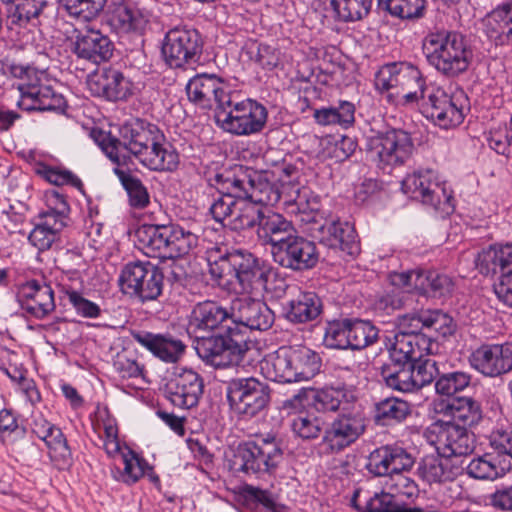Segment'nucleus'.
Returning <instances> with one entry per match:
<instances>
[{
    "label": "nucleus",
    "mask_w": 512,
    "mask_h": 512,
    "mask_svg": "<svg viewBox=\"0 0 512 512\" xmlns=\"http://www.w3.org/2000/svg\"><path fill=\"white\" fill-rule=\"evenodd\" d=\"M92 136L106 156L124 165L134 156L153 171H174L180 163L176 149L166 141L163 132L152 123L136 120L122 130L121 139L104 131L93 130Z\"/></svg>",
    "instance_id": "f257e3e1"
},
{
    "label": "nucleus",
    "mask_w": 512,
    "mask_h": 512,
    "mask_svg": "<svg viewBox=\"0 0 512 512\" xmlns=\"http://www.w3.org/2000/svg\"><path fill=\"white\" fill-rule=\"evenodd\" d=\"M0 75L22 80L18 89V106L27 111H55L63 113L67 106L62 94L53 90L45 70L17 63L10 58L0 59Z\"/></svg>",
    "instance_id": "f03ea898"
},
{
    "label": "nucleus",
    "mask_w": 512,
    "mask_h": 512,
    "mask_svg": "<svg viewBox=\"0 0 512 512\" xmlns=\"http://www.w3.org/2000/svg\"><path fill=\"white\" fill-rule=\"evenodd\" d=\"M139 249L148 257L176 259L192 253L198 236L176 223L143 224L136 230Z\"/></svg>",
    "instance_id": "7ed1b4c3"
},
{
    "label": "nucleus",
    "mask_w": 512,
    "mask_h": 512,
    "mask_svg": "<svg viewBox=\"0 0 512 512\" xmlns=\"http://www.w3.org/2000/svg\"><path fill=\"white\" fill-rule=\"evenodd\" d=\"M427 62L441 75L454 78L466 72L472 51L458 32L440 29L429 32L422 41Z\"/></svg>",
    "instance_id": "20e7f679"
},
{
    "label": "nucleus",
    "mask_w": 512,
    "mask_h": 512,
    "mask_svg": "<svg viewBox=\"0 0 512 512\" xmlns=\"http://www.w3.org/2000/svg\"><path fill=\"white\" fill-rule=\"evenodd\" d=\"M226 458L233 474L259 475L276 469L282 459V451L275 435L267 433L239 444Z\"/></svg>",
    "instance_id": "39448f33"
},
{
    "label": "nucleus",
    "mask_w": 512,
    "mask_h": 512,
    "mask_svg": "<svg viewBox=\"0 0 512 512\" xmlns=\"http://www.w3.org/2000/svg\"><path fill=\"white\" fill-rule=\"evenodd\" d=\"M214 118L224 132L238 137L251 136L265 128L268 111L256 100H238V94L232 91L227 100L222 101L221 109H215Z\"/></svg>",
    "instance_id": "423d86ee"
},
{
    "label": "nucleus",
    "mask_w": 512,
    "mask_h": 512,
    "mask_svg": "<svg viewBox=\"0 0 512 512\" xmlns=\"http://www.w3.org/2000/svg\"><path fill=\"white\" fill-rule=\"evenodd\" d=\"M390 492L371 493L357 489L351 505L359 512H423L420 507L411 506L419 490L416 483L401 473L391 478Z\"/></svg>",
    "instance_id": "0eeeda50"
},
{
    "label": "nucleus",
    "mask_w": 512,
    "mask_h": 512,
    "mask_svg": "<svg viewBox=\"0 0 512 512\" xmlns=\"http://www.w3.org/2000/svg\"><path fill=\"white\" fill-rule=\"evenodd\" d=\"M195 350L198 356L215 368L237 365L249 349L248 337L237 327H229V332H218L215 336L195 337Z\"/></svg>",
    "instance_id": "6e6552de"
},
{
    "label": "nucleus",
    "mask_w": 512,
    "mask_h": 512,
    "mask_svg": "<svg viewBox=\"0 0 512 512\" xmlns=\"http://www.w3.org/2000/svg\"><path fill=\"white\" fill-rule=\"evenodd\" d=\"M402 191L442 216L454 211L452 190L432 169H419L407 175L401 185Z\"/></svg>",
    "instance_id": "1a4fd4ad"
},
{
    "label": "nucleus",
    "mask_w": 512,
    "mask_h": 512,
    "mask_svg": "<svg viewBox=\"0 0 512 512\" xmlns=\"http://www.w3.org/2000/svg\"><path fill=\"white\" fill-rule=\"evenodd\" d=\"M411 135L402 129H390L367 140L368 157L383 170L404 165L413 155Z\"/></svg>",
    "instance_id": "9d476101"
},
{
    "label": "nucleus",
    "mask_w": 512,
    "mask_h": 512,
    "mask_svg": "<svg viewBox=\"0 0 512 512\" xmlns=\"http://www.w3.org/2000/svg\"><path fill=\"white\" fill-rule=\"evenodd\" d=\"M224 182L230 184L238 196H245L263 208L276 204L280 199L275 182L266 170L238 166L232 174L225 176Z\"/></svg>",
    "instance_id": "9b49d317"
},
{
    "label": "nucleus",
    "mask_w": 512,
    "mask_h": 512,
    "mask_svg": "<svg viewBox=\"0 0 512 512\" xmlns=\"http://www.w3.org/2000/svg\"><path fill=\"white\" fill-rule=\"evenodd\" d=\"M227 399L238 415L251 418L269 403V387L254 377L231 379L227 385Z\"/></svg>",
    "instance_id": "f8f14e48"
},
{
    "label": "nucleus",
    "mask_w": 512,
    "mask_h": 512,
    "mask_svg": "<svg viewBox=\"0 0 512 512\" xmlns=\"http://www.w3.org/2000/svg\"><path fill=\"white\" fill-rule=\"evenodd\" d=\"M119 285L125 294L134 295L141 301L157 299L163 289V274L150 262L127 264L120 275Z\"/></svg>",
    "instance_id": "ddd939ff"
},
{
    "label": "nucleus",
    "mask_w": 512,
    "mask_h": 512,
    "mask_svg": "<svg viewBox=\"0 0 512 512\" xmlns=\"http://www.w3.org/2000/svg\"><path fill=\"white\" fill-rule=\"evenodd\" d=\"M202 48V38L196 29L175 27L165 36L162 54L171 68H180L198 62Z\"/></svg>",
    "instance_id": "4468645a"
},
{
    "label": "nucleus",
    "mask_w": 512,
    "mask_h": 512,
    "mask_svg": "<svg viewBox=\"0 0 512 512\" xmlns=\"http://www.w3.org/2000/svg\"><path fill=\"white\" fill-rule=\"evenodd\" d=\"M235 266V279L237 293L248 294L253 297L263 296L271 289L268 287L269 279L274 275L273 268L264 260L251 252L241 250L239 258L233 261Z\"/></svg>",
    "instance_id": "2eb2a0df"
},
{
    "label": "nucleus",
    "mask_w": 512,
    "mask_h": 512,
    "mask_svg": "<svg viewBox=\"0 0 512 512\" xmlns=\"http://www.w3.org/2000/svg\"><path fill=\"white\" fill-rule=\"evenodd\" d=\"M466 101L463 91L448 94L441 88H432L422 107L428 118L438 126L448 129L463 122Z\"/></svg>",
    "instance_id": "dca6fc26"
},
{
    "label": "nucleus",
    "mask_w": 512,
    "mask_h": 512,
    "mask_svg": "<svg viewBox=\"0 0 512 512\" xmlns=\"http://www.w3.org/2000/svg\"><path fill=\"white\" fill-rule=\"evenodd\" d=\"M390 282L397 288H403L407 291L415 289L422 294L432 297L449 295L454 287V283L448 275L431 270L394 272L390 274Z\"/></svg>",
    "instance_id": "f3484780"
},
{
    "label": "nucleus",
    "mask_w": 512,
    "mask_h": 512,
    "mask_svg": "<svg viewBox=\"0 0 512 512\" xmlns=\"http://www.w3.org/2000/svg\"><path fill=\"white\" fill-rule=\"evenodd\" d=\"M232 327V309L218 302L206 300L197 303L191 310L187 331L195 337L215 330L229 332Z\"/></svg>",
    "instance_id": "a211bd4d"
},
{
    "label": "nucleus",
    "mask_w": 512,
    "mask_h": 512,
    "mask_svg": "<svg viewBox=\"0 0 512 512\" xmlns=\"http://www.w3.org/2000/svg\"><path fill=\"white\" fill-rule=\"evenodd\" d=\"M202 377L194 370L174 367L166 383V395L176 407L189 409L196 406L203 394Z\"/></svg>",
    "instance_id": "6ab92c4d"
},
{
    "label": "nucleus",
    "mask_w": 512,
    "mask_h": 512,
    "mask_svg": "<svg viewBox=\"0 0 512 512\" xmlns=\"http://www.w3.org/2000/svg\"><path fill=\"white\" fill-rule=\"evenodd\" d=\"M271 253L276 263L294 271L311 269L318 262L315 243L294 234L277 248H272Z\"/></svg>",
    "instance_id": "aec40b11"
},
{
    "label": "nucleus",
    "mask_w": 512,
    "mask_h": 512,
    "mask_svg": "<svg viewBox=\"0 0 512 512\" xmlns=\"http://www.w3.org/2000/svg\"><path fill=\"white\" fill-rule=\"evenodd\" d=\"M365 431L364 418L358 413L339 414L324 430L322 445L330 454L343 451Z\"/></svg>",
    "instance_id": "412c9836"
},
{
    "label": "nucleus",
    "mask_w": 512,
    "mask_h": 512,
    "mask_svg": "<svg viewBox=\"0 0 512 512\" xmlns=\"http://www.w3.org/2000/svg\"><path fill=\"white\" fill-rule=\"evenodd\" d=\"M469 364L486 377H498L512 370V342L485 344L475 349Z\"/></svg>",
    "instance_id": "4be33fe9"
},
{
    "label": "nucleus",
    "mask_w": 512,
    "mask_h": 512,
    "mask_svg": "<svg viewBox=\"0 0 512 512\" xmlns=\"http://www.w3.org/2000/svg\"><path fill=\"white\" fill-rule=\"evenodd\" d=\"M232 327L246 335V329L267 330L274 321V314L268 306L255 298L245 297L235 299L231 304Z\"/></svg>",
    "instance_id": "5701e85b"
},
{
    "label": "nucleus",
    "mask_w": 512,
    "mask_h": 512,
    "mask_svg": "<svg viewBox=\"0 0 512 512\" xmlns=\"http://www.w3.org/2000/svg\"><path fill=\"white\" fill-rule=\"evenodd\" d=\"M188 99L202 108L221 109L222 101L227 100L232 90L223 79L215 74H197L186 85Z\"/></svg>",
    "instance_id": "b1692460"
},
{
    "label": "nucleus",
    "mask_w": 512,
    "mask_h": 512,
    "mask_svg": "<svg viewBox=\"0 0 512 512\" xmlns=\"http://www.w3.org/2000/svg\"><path fill=\"white\" fill-rule=\"evenodd\" d=\"M90 93L109 101L127 99L132 94V83L118 69L106 67L97 69L87 77Z\"/></svg>",
    "instance_id": "393cba45"
},
{
    "label": "nucleus",
    "mask_w": 512,
    "mask_h": 512,
    "mask_svg": "<svg viewBox=\"0 0 512 512\" xmlns=\"http://www.w3.org/2000/svg\"><path fill=\"white\" fill-rule=\"evenodd\" d=\"M414 464L413 457L402 447L381 446L368 457L367 469L375 476H390L409 470Z\"/></svg>",
    "instance_id": "a878e982"
},
{
    "label": "nucleus",
    "mask_w": 512,
    "mask_h": 512,
    "mask_svg": "<svg viewBox=\"0 0 512 512\" xmlns=\"http://www.w3.org/2000/svg\"><path fill=\"white\" fill-rule=\"evenodd\" d=\"M312 399L316 409L334 412L338 410L341 405L349 404L356 400V392L352 386L339 385L324 387L319 390L302 388L299 392L289 400L286 401L287 405L296 406V403L301 404L303 399Z\"/></svg>",
    "instance_id": "bb28decb"
},
{
    "label": "nucleus",
    "mask_w": 512,
    "mask_h": 512,
    "mask_svg": "<svg viewBox=\"0 0 512 512\" xmlns=\"http://www.w3.org/2000/svg\"><path fill=\"white\" fill-rule=\"evenodd\" d=\"M18 297L22 309L36 319L46 318L56 308L54 291L44 281L30 280L22 284Z\"/></svg>",
    "instance_id": "cd10ccee"
},
{
    "label": "nucleus",
    "mask_w": 512,
    "mask_h": 512,
    "mask_svg": "<svg viewBox=\"0 0 512 512\" xmlns=\"http://www.w3.org/2000/svg\"><path fill=\"white\" fill-rule=\"evenodd\" d=\"M437 429L436 449L444 458L466 456L474 449V435L467 428L452 422L434 426Z\"/></svg>",
    "instance_id": "c85d7f7f"
},
{
    "label": "nucleus",
    "mask_w": 512,
    "mask_h": 512,
    "mask_svg": "<svg viewBox=\"0 0 512 512\" xmlns=\"http://www.w3.org/2000/svg\"><path fill=\"white\" fill-rule=\"evenodd\" d=\"M390 358L397 364H406L431 353L433 343L425 335H407L395 332L386 337Z\"/></svg>",
    "instance_id": "c756f323"
},
{
    "label": "nucleus",
    "mask_w": 512,
    "mask_h": 512,
    "mask_svg": "<svg viewBox=\"0 0 512 512\" xmlns=\"http://www.w3.org/2000/svg\"><path fill=\"white\" fill-rule=\"evenodd\" d=\"M31 431L45 442L50 457L60 465H68L71 460V450L61 429L50 423L41 413H34L30 423Z\"/></svg>",
    "instance_id": "7c9ffc66"
},
{
    "label": "nucleus",
    "mask_w": 512,
    "mask_h": 512,
    "mask_svg": "<svg viewBox=\"0 0 512 512\" xmlns=\"http://www.w3.org/2000/svg\"><path fill=\"white\" fill-rule=\"evenodd\" d=\"M132 338L155 357L167 363L178 361L186 348L181 340L170 334L137 331L132 333Z\"/></svg>",
    "instance_id": "2f4dec72"
},
{
    "label": "nucleus",
    "mask_w": 512,
    "mask_h": 512,
    "mask_svg": "<svg viewBox=\"0 0 512 512\" xmlns=\"http://www.w3.org/2000/svg\"><path fill=\"white\" fill-rule=\"evenodd\" d=\"M113 49V43L106 35L88 29L77 37L74 51L78 57L99 64L112 57Z\"/></svg>",
    "instance_id": "473e14b6"
},
{
    "label": "nucleus",
    "mask_w": 512,
    "mask_h": 512,
    "mask_svg": "<svg viewBox=\"0 0 512 512\" xmlns=\"http://www.w3.org/2000/svg\"><path fill=\"white\" fill-rule=\"evenodd\" d=\"M412 80H420V71L412 64L393 62L384 65L376 73L375 87L380 92L401 87L405 92L411 86Z\"/></svg>",
    "instance_id": "72a5a7b5"
},
{
    "label": "nucleus",
    "mask_w": 512,
    "mask_h": 512,
    "mask_svg": "<svg viewBox=\"0 0 512 512\" xmlns=\"http://www.w3.org/2000/svg\"><path fill=\"white\" fill-rule=\"evenodd\" d=\"M321 242L325 245L345 251L349 255H356L360 248L357 234L349 222L333 220L324 224L320 229Z\"/></svg>",
    "instance_id": "f704fd0d"
},
{
    "label": "nucleus",
    "mask_w": 512,
    "mask_h": 512,
    "mask_svg": "<svg viewBox=\"0 0 512 512\" xmlns=\"http://www.w3.org/2000/svg\"><path fill=\"white\" fill-rule=\"evenodd\" d=\"M294 233L292 222L285 219L281 214L265 208L257 226L258 238L264 244H270L271 249L277 248Z\"/></svg>",
    "instance_id": "c9c22d12"
},
{
    "label": "nucleus",
    "mask_w": 512,
    "mask_h": 512,
    "mask_svg": "<svg viewBox=\"0 0 512 512\" xmlns=\"http://www.w3.org/2000/svg\"><path fill=\"white\" fill-rule=\"evenodd\" d=\"M292 382L308 381L320 370L321 359L316 352L305 347H286Z\"/></svg>",
    "instance_id": "e433bc0d"
},
{
    "label": "nucleus",
    "mask_w": 512,
    "mask_h": 512,
    "mask_svg": "<svg viewBox=\"0 0 512 512\" xmlns=\"http://www.w3.org/2000/svg\"><path fill=\"white\" fill-rule=\"evenodd\" d=\"M480 273L484 275L503 273L512 270V245H492L483 249L476 259Z\"/></svg>",
    "instance_id": "4c0bfd02"
},
{
    "label": "nucleus",
    "mask_w": 512,
    "mask_h": 512,
    "mask_svg": "<svg viewBox=\"0 0 512 512\" xmlns=\"http://www.w3.org/2000/svg\"><path fill=\"white\" fill-rule=\"evenodd\" d=\"M485 33L497 43L512 42V2L496 7L483 20Z\"/></svg>",
    "instance_id": "58836bf2"
},
{
    "label": "nucleus",
    "mask_w": 512,
    "mask_h": 512,
    "mask_svg": "<svg viewBox=\"0 0 512 512\" xmlns=\"http://www.w3.org/2000/svg\"><path fill=\"white\" fill-rule=\"evenodd\" d=\"M147 11L132 4L115 6L109 16V23L120 32L140 31L148 23Z\"/></svg>",
    "instance_id": "ea45409f"
},
{
    "label": "nucleus",
    "mask_w": 512,
    "mask_h": 512,
    "mask_svg": "<svg viewBox=\"0 0 512 512\" xmlns=\"http://www.w3.org/2000/svg\"><path fill=\"white\" fill-rule=\"evenodd\" d=\"M286 318L293 323L312 321L321 312L319 297L313 292H300L285 308Z\"/></svg>",
    "instance_id": "a19ab883"
},
{
    "label": "nucleus",
    "mask_w": 512,
    "mask_h": 512,
    "mask_svg": "<svg viewBox=\"0 0 512 512\" xmlns=\"http://www.w3.org/2000/svg\"><path fill=\"white\" fill-rule=\"evenodd\" d=\"M446 408L452 417L451 422L465 428L477 425L483 418L481 404L471 397L455 398Z\"/></svg>",
    "instance_id": "79ce46f5"
},
{
    "label": "nucleus",
    "mask_w": 512,
    "mask_h": 512,
    "mask_svg": "<svg viewBox=\"0 0 512 512\" xmlns=\"http://www.w3.org/2000/svg\"><path fill=\"white\" fill-rule=\"evenodd\" d=\"M265 208L258 206L245 196H238L234 215L228 222V228L231 230H244L258 226Z\"/></svg>",
    "instance_id": "37998d69"
},
{
    "label": "nucleus",
    "mask_w": 512,
    "mask_h": 512,
    "mask_svg": "<svg viewBox=\"0 0 512 512\" xmlns=\"http://www.w3.org/2000/svg\"><path fill=\"white\" fill-rule=\"evenodd\" d=\"M261 374L270 381L291 383L292 374L289 369L286 347L264 357L260 362Z\"/></svg>",
    "instance_id": "c03bdc74"
},
{
    "label": "nucleus",
    "mask_w": 512,
    "mask_h": 512,
    "mask_svg": "<svg viewBox=\"0 0 512 512\" xmlns=\"http://www.w3.org/2000/svg\"><path fill=\"white\" fill-rule=\"evenodd\" d=\"M47 201L49 209L40 215L38 224L58 235L66 226L69 206L65 198L56 192L49 195Z\"/></svg>",
    "instance_id": "a18cd8bd"
},
{
    "label": "nucleus",
    "mask_w": 512,
    "mask_h": 512,
    "mask_svg": "<svg viewBox=\"0 0 512 512\" xmlns=\"http://www.w3.org/2000/svg\"><path fill=\"white\" fill-rule=\"evenodd\" d=\"M123 468L114 467L111 470L116 481L125 484H134L145 474L148 464L133 451L127 449L122 453Z\"/></svg>",
    "instance_id": "49530a36"
},
{
    "label": "nucleus",
    "mask_w": 512,
    "mask_h": 512,
    "mask_svg": "<svg viewBox=\"0 0 512 512\" xmlns=\"http://www.w3.org/2000/svg\"><path fill=\"white\" fill-rule=\"evenodd\" d=\"M114 173L127 192L130 206L135 209L146 208L150 203V195L142 181L119 167L114 169Z\"/></svg>",
    "instance_id": "de8ad7c7"
},
{
    "label": "nucleus",
    "mask_w": 512,
    "mask_h": 512,
    "mask_svg": "<svg viewBox=\"0 0 512 512\" xmlns=\"http://www.w3.org/2000/svg\"><path fill=\"white\" fill-rule=\"evenodd\" d=\"M381 9L404 20L420 19L426 10V0H378Z\"/></svg>",
    "instance_id": "09e8293b"
},
{
    "label": "nucleus",
    "mask_w": 512,
    "mask_h": 512,
    "mask_svg": "<svg viewBox=\"0 0 512 512\" xmlns=\"http://www.w3.org/2000/svg\"><path fill=\"white\" fill-rule=\"evenodd\" d=\"M420 477L428 483H438L440 485L453 480V472L449 461L437 457H426L418 468Z\"/></svg>",
    "instance_id": "8fccbe9b"
},
{
    "label": "nucleus",
    "mask_w": 512,
    "mask_h": 512,
    "mask_svg": "<svg viewBox=\"0 0 512 512\" xmlns=\"http://www.w3.org/2000/svg\"><path fill=\"white\" fill-rule=\"evenodd\" d=\"M314 118L321 125L339 124L348 127L355 121V107L351 102L342 101L337 107L316 110Z\"/></svg>",
    "instance_id": "3c124183"
},
{
    "label": "nucleus",
    "mask_w": 512,
    "mask_h": 512,
    "mask_svg": "<svg viewBox=\"0 0 512 512\" xmlns=\"http://www.w3.org/2000/svg\"><path fill=\"white\" fill-rule=\"evenodd\" d=\"M238 499L249 509L262 508L271 512H277L278 509L277 499L272 492L251 485L240 489Z\"/></svg>",
    "instance_id": "603ef678"
},
{
    "label": "nucleus",
    "mask_w": 512,
    "mask_h": 512,
    "mask_svg": "<svg viewBox=\"0 0 512 512\" xmlns=\"http://www.w3.org/2000/svg\"><path fill=\"white\" fill-rule=\"evenodd\" d=\"M9 6V16L13 23H27L39 17L47 5V0H2Z\"/></svg>",
    "instance_id": "864d4df0"
},
{
    "label": "nucleus",
    "mask_w": 512,
    "mask_h": 512,
    "mask_svg": "<svg viewBox=\"0 0 512 512\" xmlns=\"http://www.w3.org/2000/svg\"><path fill=\"white\" fill-rule=\"evenodd\" d=\"M404 364H385L381 367L380 376L382 381L390 388L400 392H412L414 386L409 368Z\"/></svg>",
    "instance_id": "5fc2aeb1"
},
{
    "label": "nucleus",
    "mask_w": 512,
    "mask_h": 512,
    "mask_svg": "<svg viewBox=\"0 0 512 512\" xmlns=\"http://www.w3.org/2000/svg\"><path fill=\"white\" fill-rule=\"evenodd\" d=\"M323 417L313 412H301L291 422L293 432L304 440L316 439L324 429Z\"/></svg>",
    "instance_id": "6e6d98bb"
},
{
    "label": "nucleus",
    "mask_w": 512,
    "mask_h": 512,
    "mask_svg": "<svg viewBox=\"0 0 512 512\" xmlns=\"http://www.w3.org/2000/svg\"><path fill=\"white\" fill-rule=\"evenodd\" d=\"M241 249L221 253L218 249L208 253L207 261L209 273L215 280H222L226 276L235 277V266L233 261L239 258Z\"/></svg>",
    "instance_id": "4d7b16f0"
},
{
    "label": "nucleus",
    "mask_w": 512,
    "mask_h": 512,
    "mask_svg": "<svg viewBox=\"0 0 512 512\" xmlns=\"http://www.w3.org/2000/svg\"><path fill=\"white\" fill-rule=\"evenodd\" d=\"M349 348L359 350L372 345L378 339V329L369 321L349 320Z\"/></svg>",
    "instance_id": "13d9d810"
},
{
    "label": "nucleus",
    "mask_w": 512,
    "mask_h": 512,
    "mask_svg": "<svg viewBox=\"0 0 512 512\" xmlns=\"http://www.w3.org/2000/svg\"><path fill=\"white\" fill-rule=\"evenodd\" d=\"M472 376L465 371H453L440 375L435 382V390L443 396H453L468 388Z\"/></svg>",
    "instance_id": "bf43d9fd"
},
{
    "label": "nucleus",
    "mask_w": 512,
    "mask_h": 512,
    "mask_svg": "<svg viewBox=\"0 0 512 512\" xmlns=\"http://www.w3.org/2000/svg\"><path fill=\"white\" fill-rule=\"evenodd\" d=\"M467 473L476 479L494 480L503 475L504 469L499 466V461L492 454L474 458L467 466Z\"/></svg>",
    "instance_id": "052dcab7"
},
{
    "label": "nucleus",
    "mask_w": 512,
    "mask_h": 512,
    "mask_svg": "<svg viewBox=\"0 0 512 512\" xmlns=\"http://www.w3.org/2000/svg\"><path fill=\"white\" fill-rule=\"evenodd\" d=\"M409 414V404L399 398H387L376 405V418L383 424L403 421Z\"/></svg>",
    "instance_id": "680f3d73"
},
{
    "label": "nucleus",
    "mask_w": 512,
    "mask_h": 512,
    "mask_svg": "<svg viewBox=\"0 0 512 512\" xmlns=\"http://www.w3.org/2000/svg\"><path fill=\"white\" fill-rule=\"evenodd\" d=\"M107 0H59L72 17L83 21H90L96 18L103 10Z\"/></svg>",
    "instance_id": "e2e57ef3"
},
{
    "label": "nucleus",
    "mask_w": 512,
    "mask_h": 512,
    "mask_svg": "<svg viewBox=\"0 0 512 512\" xmlns=\"http://www.w3.org/2000/svg\"><path fill=\"white\" fill-rule=\"evenodd\" d=\"M374 0H332L331 5L343 21H356L366 16Z\"/></svg>",
    "instance_id": "0e129e2a"
},
{
    "label": "nucleus",
    "mask_w": 512,
    "mask_h": 512,
    "mask_svg": "<svg viewBox=\"0 0 512 512\" xmlns=\"http://www.w3.org/2000/svg\"><path fill=\"white\" fill-rule=\"evenodd\" d=\"M227 189L229 191L215 199L210 207V213L215 221L225 227H228L238 201V195L232 191L230 184H227Z\"/></svg>",
    "instance_id": "69168bd1"
},
{
    "label": "nucleus",
    "mask_w": 512,
    "mask_h": 512,
    "mask_svg": "<svg viewBox=\"0 0 512 512\" xmlns=\"http://www.w3.org/2000/svg\"><path fill=\"white\" fill-rule=\"evenodd\" d=\"M56 285L67 300L84 290V281L77 269L61 270L56 276Z\"/></svg>",
    "instance_id": "338daca9"
},
{
    "label": "nucleus",
    "mask_w": 512,
    "mask_h": 512,
    "mask_svg": "<svg viewBox=\"0 0 512 512\" xmlns=\"http://www.w3.org/2000/svg\"><path fill=\"white\" fill-rule=\"evenodd\" d=\"M114 369L123 379L143 378L144 366L128 351L116 354L113 362Z\"/></svg>",
    "instance_id": "774afa93"
}]
</instances>
